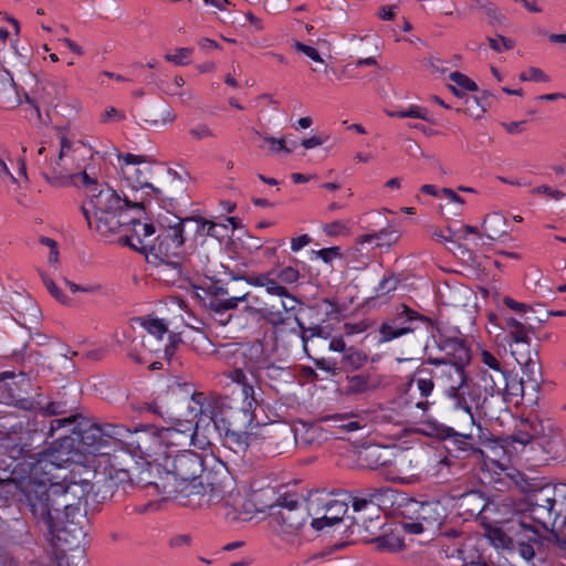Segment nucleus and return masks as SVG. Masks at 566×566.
Wrapping results in <instances>:
<instances>
[{
	"label": "nucleus",
	"instance_id": "obj_16",
	"mask_svg": "<svg viewBox=\"0 0 566 566\" xmlns=\"http://www.w3.org/2000/svg\"><path fill=\"white\" fill-rule=\"evenodd\" d=\"M122 235L126 244L132 249L148 255V250L155 239L156 229L151 222H143L140 219L129 217Z\"/></svg>",
	"mask_w": 566,
	"mask_h": 566
},
{
	"label": "nucleus",
	"instance_id": "obj_28",
	"mask_svg": "<svg viewBox=\"0 0 566 566\" xmlns=\"http://www.w3.org/2000/svg\"><path fill=\"white\" fill-rule=\"evenodd\" d=\"M526 427L531 430V436L534 437L535 440L549 441L554 438L559 437L560 429L551 418H527L525 419Z\"/></svg>",
	"mask_w": 566,
	"mask_h": 566
},
{
	"label": "nucleus",
	"instance_id": "obj_29",
	"mask_svg": "<svg viewBox=\"0 0 566 566\" xmlns=\"http://www.w3.org/2000/svg\"><path fill=\"white\" fill-rule=\"evenodd\" d=\"M488 501L479 491H471L459 497L458 506L463 515L474 517L480 515L486 507Z\"/></svg>",
	"mask_w": 566,
	"mask_h": 566
},
{
	"label": "nucleus",
	"instance_id": "obj_33",
	"mask_svg": "<svg viewBox=\"0 0 566 566\" xmlns=\"http://www.w3.org/2000/svg\"><path fill=\"white\" fill-rule=\"evenodd\" d=\"M511 353L515 357L516 361L524 366V374L527 375L532 389H536L538 387V378L536 377L538 367L532 357L531 350L518 352L516 348H512Z\"/></svg>",
	"mask_w": 566,
	"mask_h": 566
},
{
	"label": "nucleus",
	"instance_id": "obj_8",
	"mask_svg": "<svg viewBox=\"0 0 566 566\" xmlns=\"http://www.w3.org/2000/svg\"><path fill=\"white\" fill-rule=\"evenodd\" d=\"M208 502L218 506L230 521L248 520L255 510L247 494L231 481L212 486Z\"/></svg>",
	"mask_w": 566,
	"mask_h": 566
},
{
	"label": "nucleus",
	"instance_id": "obj_64",
	"mask_svg": "<svg viewBox=\"0 0 566 566\" xmlns=\"http://www.w3.org/2000/svg\"><path fill=\"white\" fill-rule=\"evenodd\" d=\"M489 538L496 547H505L510 543V538L500 528L490 530Z\"/></svg>",
	"mask_w": 566,
	"mask_h": 566
},
{
	"label": "nucleus",
	"instance_id": "obj_61",
	"mask_svg": "<svg viewBox=\"0 0 566 566\" xmlns=\"http://www.w3.org/2000/svg\"><path fill=\"white\" fill-rule=\"evenodd\" d=\"M513 440L521 444H528L534 439L533 436H531V430L528 427H526V421L522 420L521 424L517 429V431L514 433Z\"/></svg>",
	"mask_w": 566,
	"mask_h": 566
},
{
	"label": "nucleus",
	"instance_id": "obj_42",
	"mask_svg": "<svg viewBox=\"0 0 566 566\" xmlns=\"http://www.w3.org/2000/svg\"><path fill=\"white\" fill-rule=\"evenodd\" d=\"M177 223L182 224L184 233L188 229L189 231H193L198 235H207L208 227L211 221L203 219L202 217H189L185 219L177 218Z\"/></svg>",
	"mask_w": 566,
	"mask_h": 566
},
{
	"label": "nucleus",
	"instance_id": "obj_46",
	"mask_svg": "<svg viewBox=\"0 0 566 566\" xmlns=\"http://www.w3.org/2000/svg\"><path fill=\"white\" fill-rule=\"evenodd\" d=\"M355 416L349 413H337L323 418L324 421L333 422L334 427L345 429L346 431H355L360 428V423L357 420H353Z\"/></svg>",
	"mask_w": 566,
	"mask_h": 566
},
{
	"label": "nucleus",
	"instance_id": "obj_19",
	"mask_svg": "<svg viewBox=\"0 0 566 566\" xmlns=\"http://www.w3.org/2000/svg\"><path fill=\"white\" fill-rule=\"evenodd\" d=\"M429 363L436 366L433 375L436 376L437 384L444 388L446 396L449 391L454 390L470 379L467 371L469 365L447 363L439 360L438 357L429 358Z\"/></svg>",
	"mask_w": 566,
	"mask_h": 566
},
{
	"label": "nucleus",
	"instance_id": "obj_17",
	"mask_svg": "<svg viewBox=\"0 0 566 566\" xmlns=\"http://www.w3.org/2000/svg\"><path fill=\"white\" fill-rule=\"evenodd\" d=\"M134 118L144 128H163L175 123L177 114L166 102H158L136 109Z\"/></svg>",
	"mask_w": 566,
	"mask_h": 566
},
{
	"label": "nucleus",
	"instance_id": "obj_32",
	"mask_svg": "<svg viewBox=\"0 0 566 566\" xmlns=\"http://www.w3.org/2000/svg\"><path fill=\"white\" fill-rule=\"evenodd\" d=\"M506 223L504 216L493 212L484 218L482 227L485 235L491 240H495L507 233Z\"/></svg>",
	"mask_w": 566,
	"mask_h": 566
},
{
	"label": "nucleus",
	"instance_id": "obj_38",
	"mask_svg": "<svg viewBox=\"0 0 566 566\" xmlns=\"http://www.w3.org/2000/svg\"><path fill=\"white\" fill-rule=\"evenodd\" d=\"M201 401L202 412L200 413V420L213 421L224 405V399L218 395L203 394V399H201Z\"/></svg>",
	"mask_w": 566,
	"mask_h": 566
},
{
	"label": "nucleus",
	"instance_id": "obj_3",
	"mask_svg": "<svg viewBox=\"0 0 566 566\" xmlns=\"http://www.w3.org/2000/svg\"><path fill=\"white\" fill-rule=\"evenodd\" d=\"M530 514L535 525L530 527L536 535L541 531H549L557 518L566 521V484L538 485L527 488Z\"/></svg>",
	"mask_w": 566,
	"mask_h": 566
},
{
	"label": "nucleus",
	"instance_id": "obj_26",
	"mask_svg": "<svg viewBox=\"0 0 566 566\" xmlns=\"http://www.w3.org/2000/svg\"><path fill=\"white\" fill-rule=\"evenodd\" d=\"M382 384L379 376L363 373L347 376L345 391L348 395H359L378 389Z\"/></svg>",
	"mask_w": 566,
	"mask_h": 566
},
{
	"label": "nucleus",
	"instance_id": "obj_48",
	"mask_svg": "<svg viewBox=\"0 0 566 566\" xmlns=\"http://www.w3.org/2000/svg\"><path fill=\"white\" fill-rule=\"evenodd\" d=\"M373 542L377 543V547L385 551H397L402 547V541L394 534L379 535Z\"/></svg>",
	"mask_w": 566,
	"mask_h": 566
},
{
	"label": "nucleus",
	"instance_id": "obj_37",
	"mask_svg": "<svg viewBox=\"0 0 566 566\" xmlns=\"http://www.w3.org/2000/svg\"><path fill=\"white\" fill-rule=\"evenodd\" d=\"M151 468H146L140 471V475L138 476V483H142L144 486H155L159 494L164 496H172L177 494L178 488L171 485L169 481L166 480V476L161 479V482L150 481L148 476L150 475Z\"/></svg>",
	"mask_w": 566,
	"mask_h": 566
},
{
	"label": "nucleus",
	"instance_id": "obj_56",
	"mask_svg": "<svg viewBox=\"0 0 566 566\" xmlns=\"http://www.w3.org/2000/svg\"><path fill=\"white\" fill-rule=\"evenodd\" d=\"M285 373V369L277 366L272 359L268 364L266 368L261 373L256 380L264 381L266 379H277Z\"/></svg>",
	"mask_w": 566,
	"mask_h": 566
},
{
	"label": "nucleus",
	"instance_id": "obj_55",
	"mask_svg": "<svg viewBox=\"0 0 566 566\" xmlns=\"http://www.w3.org/2000/svg\"><path fill=\"white\" fill-rule=\"evenodd\" d=\"M479 356H480L481 363L484 366V368H481V370L504 369L502 367L501 361L491 352H489L486 349H482L480 352Z\"/></svg>",
	"mask_w": 566,
	"mask_h": 566
},
{
	"label": "nucleus",
	"instance_id": "obj_54",
	"mask_svg": "<svg viewBox=\"0 0 566 566\" xmlns=\"http://www.w3.org/2000/svg\"><path fill=\"white\" fill-rule=\"evenodd\" d=\"M192 53V49L189 48H180L175 51L172 54H167L165 56L166 61L175 63L177 65H187L189 64V57Z\"/></svg>",
	"mask_w": 566,
	"mask_h": 566
},
{
	"label": "nucleus",
	"instance_id": "obj_9",
	"mask_svg": "<svg viewBox=\"0 0 566 566\" xmlns=\"http://www.w3.org/2000/svg\"><path fill=\"white\" fill-rule=\"evenodd\" d=\"M118 159L124 164L120 166L124 177L133 187L150 188L157 200L163 202L169 201L168 207H174L172 201L176 200V192L169 188L163 190L155 188L149 179L153 175V160L146 156H137L133 154L118 155Z\"/></svg>",
	"mask_w": 566,
	"mask_h": 566
},
{
	"label": "nucleus",
	"instance_id": "obj_20",
	"mask_svg": "<svg viewBox=\"0 0 566 566\" xmlns=\"http://www.w3.org/2000/svg\"><path fill=\"white\" fill-rule=\"evenodd\" d=\"M279 300H272L263 303V319L272 326L286 325L290 321V314L293 313L300 302L290 292L285 295H277Z\"/></svg>",
	"mask_w": 566,
	"mask_h": 566
},
{
	"label": "nucleus",
	"instance_id": "obj_59",
	"mask_svg": "<svg viewBox=\"0 0 566 566\" xmlns=\"http://www.w3.org/2000/svg\"><path fill=\"white\" fill-rule=\"evenodd\" d=\"M450 80L453 83H455L458 86H460L467 91H471V92L478 91V85L471 78H469L467 75H464L460 72L451 73Z\"/></svg>",
	"mask_w": 566,
	"mask_h": 566
},
{
	"label": "nucleus",
	"instance_id": "obj_25",
	"mask_svg": "<svg viewBox=\"0 0 566 566\" xmlns=\"http://www.w3.org/2000/svg\"><path fill=\"white\" fill-rule=\"evenodd\" d=\"M244 368L256 379L272 359L261 342L247 346L242 353Z\"/></svg>",
	"mask_w": 566,
	"mask_h": 566
},
{
	"label": "nucleus",
	"instance_id": "obj_27",
	"mask_svg": "<svg viewBox=\"0 0 566 566\" xmlns=\"http://www.w3.org/2000/svg\"><path fill=\"white\" fill-rule=\"evenodd\" d=\"M483 389L491 396L504 395L507 391V374L504 369L480 370Z\"/></svg>",
	"mask_w": 566,
	"mask_h": 566
},
{
	"label": "nucleus",
	"instance_id": "obj_1",
	"mask_svg": "<svg viewBox=\"0 0 566 566\" xmlns=\"http://www.w3.org/2000/svg\"><path fill=\"white\" fill-rule=\"evenodd\" d=\"M78 488V484H52L48 488L45 483H40L31 485L27 493L33 516L63 552L78 548L85 538V515L71 499Z\"/></svg>",
	"mask_w": 566,
	"mask_h": 566
},
{
	"label": "nucleus",
	"instance_id": "obj_50",
	"mask_svg": "<svg viewBox=\"0 0 566 566\" xmlns=\"http://www.w3.org/2000/svg\"><path fill=\"white\" fill-rule=\"evenodd\" d=\"M277 280L283 284L295 283L300 279V272L293 266H285L282 269L274 270Z\"/></svg>",
	"mask_w": 566,
	"mask_h": 566
},
{
	"label": "nucleus",
	"instance_id": "obj_58",
	"mask_svg": "<svg viewBox=\"0 0 566 566\" xmlns=\"http://www.w3.org/2000/svg\"><path fill=\"white\" fill-rule=\"evenodd\" d=\"M189 134L195 140H203L214 137V133L212 132V129L207 124L202 123L191 127L189 129Z\"/></svg>",
	"mask_w": 566,
	"mask_h": 566
},
{
	"label": "nucleus",
	"instance_id": "obj_41",
	"mask_svg": "<svg viewBox=\"0 0 566 566\" xmlns=\"http://www.w3.org/2000/svg\"><path fill=\"white\" fill-rule=\"evenodd\" d=\"M224 446L234 453H243L248 449V434L228 430L224 434Z\"/></svg>",
	"mask_w": 566,
	"mask_h": 566
},
{
	"label": "nucleus",
	"instance_id": "obj_49",
	"mask_svg": "<svg viewBox=\"0 0 566 566\" xmlns=\"http://www.w3.org/2000/svg\"><path fill=\"white\" fill-rule=\"evenodd\" d=\"M23 303L28 314L19 313V318H17V321L21 325L27 326L28 324L36 322L39 308L31 300H24Z\"/></svg>",
	"mask_w": 566,
	"mask_h": 566
},
{
	"label": "nucleus",
	"instance_id": "obj_30",
	"mask_svg": "<svg viewBox=\"0 0 566 566\" xmlns=\"http://www.w3.org/2000/svg\"><path fill=\"white\" fill-rule=\"evenodd\" d=\"M247 281L251 285L264 287L271 295H285V293L289 292L285 286L280 284L281 282L277 280L274 270L252 275L248 277Z\"/></svg>",
	"mask_w": 566,
	"mask_h": 566
},
{
	"label": "nucleus",
	"instance_id": "obj_40",
	"mask_svg": "<svg viewBox=\"0 0 566 566\" xmlns=\"http://www.w3.org/2000/svg\"><path fill=\"white\" fill-rule=\"evenodd\" d=\"M15 96V83L12 75L6 70H0V104H12Z\"/></svg>",
	"mask_w": 566,
	"mask_h": 566
},
{
	"label": "nucleus",
	"instance_id": "obj_36",
	"mask_svg": "<svg viewBox=\"0 0 566 566\" xmlns=\"http://www.w3.org/2000/svg\"><path fill=\"white\" fill-rule=\"evenodd\" d=\"M367 355L354 347H349L342 357L340 369L352 373L360 369L367 363Z\"/></svg>",
	"mask_w": 566,
	"mask_h": 566
},
{
	"label": "nucleus",
	"instance_id": "obj_23",
	"mask_svg": "<svg viewBox=\"0 0 566 566\" xmlns=\"http://www.w3.org/2000/svg\"><path fill=\"white\" fill-rule=\"evenodd\" d=\"M128 208L116 209L92 218L93 227L102 235H109L123 232L129 219Z\"/></svg>",
	"mask_w": 566,
	"mask_h": 566
},
{
	"label": "nucleus",
	"instance_id": "obj_43",
	"mask_svg": "<svg viewBox=\"0 0 566 566\" xmlns=\"http://www.w3.org/2000/svg\"><path fill=\"white\" fill-rule=\"evenodd\" d=\"M295 321L297 322V324L302 331L301 338H302L304 350L307 353V355L310 357H312L310 354V348H308L310 344L313 345L316 342V339L322 338L324 329L321 326L305 327L303 325V323L297 317H295Z\"/></svg>",
	"mask_w": 566,
	"mask_h": 566
},
{
	"label": "nucleus",
	"instance_id": "obj_45",
	"mask_svg": "<svg viewBox=\"0 0 566 566\" xmlns=\"http://www.w3.org/2000/svg\"><path fill=\"white\" fill-rule=\"evenodd\" d=\"M64 135L66 136L69 139L70 137L63 132V130H60L59 132V138H61V136ZM71 140H73L71 138ZM60 147H61V139H59V149H57V153L56 154H53L51 157H48L45 155L46 153V147L45 145H42L39 149H38V153H36V158H35V165L39 167V169L41 170V175L42 177L45 179V171H49L50 170V165L52 163V160L56 159L59 157V153H60Z\"/></svg>",
	"mask_w": 566,
	"mask_h": 566
},
{
	"label": "nucleus",
	"instance_id": "obj_34",
	"mask_svg": "<svg viewBox=\"0 0 566 566\" xmlns=\"http://www.w3.org/2000/svg\"><path fill=\"white\" fill-rule=\"evenodd\" d=\"M506 328L509 336L515 343L516 346H521L526 350H530V329L524 323L517 321L514 317L506 318Z\"/></svg>",
	"mask_w": 566,
	"mask_h": 566
},
{
	"label": "nucleus",
	"instance_id": "obj_51",
	"mask_svg": "<svg viewBox=\"0 0 566 566\" xmlns=\"http://www.w3.org/2000/svg\"><path fill=\"white\" fill-rule=\"evenodd\" d=\"M256 134L262 138V142L264 144L269 145L270 150L273 153H279V151L291 153L293 150V148L296 147V144H293V146L291 148L287 147L286 142L283 138L276 139V138L270 137V136H261L259 133H256Z\"/></svg>",
	"mask_w": 566,
	"mask_h": 566
},
{
	"label": "nucleus",
	"instance_id": "obj_24",
	"mask_svg": "<svg viewBox=\"0 0 566 566\" xmlns=\"http://www.w3.org/2000/svg\"><path fill=\"white\" fill-rule=\"evenodd\" d=\"M415 514L429 532L439 530L448 515L447 507L440 501L419 503Z\"/></svg>",
	"mask_w": 566,
	"mask_h": 566
},
{
	"label": "nucleus",
	"instance_id": "obj_53",
	"mask_svg": "<svg viewBox=\"0 0 566 566\" xmlns=\"http://www.w3.org/2000/svg\"><path fill=\"white\" fill-rule=\"evenodd\" d=\"M359 457L361 460H373V462L368 463V467L373 469L385 463V461H380V449L378 447L365 448L360 451Z\"/></svg>",
	"mask_w": 566,
	"mask_h": 566
},
{
	"label": "nucleus",
	"instance_id": "obj_5",
	"mask_svg": "<svg viewBox=\"0 0 566 566\" xmlns=\"http://www.w3.org/2000/svg\"><path fill=\"white\" fill-rule=\"evenodd\" d=\"M203 392H198L187 384H177L161 397L165 410L157 402L151 407L155 413L168 415L171 419H181L198 424L202 412Z\"/></svg>",
	"mask_w": 566,
	"mask_h": 566
},
{
	"label": "nucleus",
	"instance_id": "obj_6",
	"mask_svg": "<svg viewBox=\"0 0 566 566\" xmlns=\"http://www.w3.org/2000/svg\"><path fill=\"white\" fill-rule=\"evenodd\" d=\"M275 506L279 511L271 516L273 531L283 541L292 545L296 544L311 514L300 504V496L294 493L280 494Z\"/></svg>",
	"mask_w": 566,
	"mask_h": 566
},
{
	"label": "nucleus",
	"instance_id": "obj_7",
	"mask_svg": "<svg viewBox=\"0 0 566 566\" xmlns=\"http://www.w3.org/2000/svg\"><path fill=\"white\" fill-rule=\"evenodd\" d=\"M166 480L177 486L179 492H186L191 482L199 479L203 472L202 458L189 450H184L175 455L167 454L164 458Z\"/></svg>",
	"mask_w": 566,
	"mask_h": 566
},
{
	"label": "nucleus",
	"instance_id": "obj_12",
	"mask_svg": "<svg viewBox=\"0 0 566 566\" xmlns=\"http://www.w3.org/2000/svg\"><path fill=\"white\" fill-rule=\"evenodd\" d=\"M347 511L348 505L344 501L324 499L318 491L310 495L308 513L313 516L312 527L317 531L340 523Z\"/></svg>",
	"mask_w": 566,
	"mask_h": 566
},
{
	"label": "nucleus",
	"instance_id": "obj_47",
	"mask_svg": "<svg viewBox=\"0 0 566 566\" xmlns=\"http://www.w3.org/2000/svg\"><path fill=\"white\" fill-rule=\"evenodd\" d=\"M140 325L153 336L158 339H161L165 334L168 332L167 324L159 318L153 317H143L139 318Z\"/></svg>",
	"mask_w": 566,
	"mask_h": 566
},
{
	"label": "nucleus",
	"instance_id": "obj_4",
	"mask_svg": "<svg viewBox=\"0 0 566 566\" xmlns=\"http://www.w3.org/2000/svg\"><path fill=\"white\" fill-rule=\"evenodd\" d=\"M176 422L168 428H161L153 433H144L137 440V447L147 458L155 461L160 457L170 454L166 449L176 447L185 448L195 444L197 423L174 419Z\"/></svg>",
	"mask_w": 566,
	"mask_h": 566
},
{
	"label": "nucleus",
	"instance_id": "obj_63",
	"mask_svg": "<svg viewBox=\"0 0 566 566\" xmlns=\"http://www.w3.org/2000/svg\"><path fill=\"white\" fill-rule=\"evenodd\" d=\"M522 81L548 82V76L538 67H531L520 75Z\"/></svg>",
	"mask_w": 566,
	"mask_h": 566
},
{
	"label": "nucleus",
	"instance_id": "obj_13",
	"mask_svg": "<svg viewBox=\"0 0 566 566\" xmlns=\"http://www.w3.org/2000/svg\"><path fill=\"white\" fill-rule=\"evenodd\" d=\"M437 334L433 335L434 342L439 350L443 354L439 360L447 363H457L470 365L471 350L465 338L458 329H446L440 326L436 327Z\"/></svg>",
	"mask_w": 566,
	"mask_h": 566
},
{
	"label": "nucleus",
	"instance_id": "obj_44",
	"mask_svg": "<svg viewBox=\"0 0 566 566\" xmlns=\"http://www.w3.org/2000/svg\"><path fill=\"white\" fill-rule=\"evenodd\" d=\"M184 85L185 80L181 76H175L174 83L167 87L166 93L178 97L181 104L187 105L195 98V95L190 90H184Z\"/></svg>",
	"mask_w": 566,
	"mask_h": 566
},
{
	"label": "nucleus",
	"instance_id": "obj_22",
	"mask_svg": "<svg viewBox=\"0 0 566 566\" xmlns=\"http://www.w3.org/2000/svg\"><path fill=\"white\" fill-rule=\"evenodd\" d=\"M240 304V298L230 296L228 287H218L214 296L209 301L208 308L212 318L220 325L230 323L232 315L228 312L235 310Z\"/></svg>",
	"mask_w": 566,
	"mask_h": 566
},
{
	"label": "nucleus",
	"instance_id": "obj_39",
	"mask_svg": "<svg viewBox=\"0 0 566 566\" xmlns=\"http://www.w3.org/2000/svg\"><path fill=\"white\" fill-rule=\"evenodd\" d=\"M63 90L53 82H43L36 86V98L44 105H53L62 96Z\"/></svg>",
	"mask_w": 566,
	"mask_h": 566
},
{
	"label": "nucleus",
	"instance_id": "obj_60",
	"mask_svg": "<svg viewBox=\"0 0 566 566\" xmlns=\"http://www.w3.org/2000/svg\"><path fill=\"white\" fill-rule=\"evenodd\" d=\"M399 284V279L396 275L385 276L377 287V293L379 296L389 294L395 291Z\"/></svg>",
	"mask_w": 566,
	"mask_h": 566
},
{
	"label": "nucleus",
	"instance_id": "obj_35",
	"mask_svg": "<svg viewBox=\"0 0 566 566\" xmlns=\"http://www.w3.org/2000/svg\"><path fill=\"white\" fill-rule=\"evenodd\" d=\"M389 489H371L367 490L363 493L361 497H354L353 500V509L356 513H359L363 510L370 509L371 511L378 512V505L376 501L385 495Z\"/></svg>",
	"mask_w": 566,
	"mask_h": 566
},
{
	"label": "nucleus",
	"instance_id": "obj_15",
	"mask_svg": "<svg viewBox=\"0 0 566 566\" xmlns=\"http://www.w3.org/2000/svg\"><path fill=\"white\" fill-rule=\"evenodd\" d=\"M94 486L95 495L101 501L120 500L133 488L132 473L128 469H117L112 464L104 479Z\"/></svg>",
	"mask_w": 566,
	"mask_h": 566
},
{
	"label": "nucleus",
	"instance_id": "obj_14",
	"mask_svg": "<svg viewBox=\"0 0 566 566\" xmlns=\"http://www.w3.org/2000/svg\"><path fill=\"white\" fill-rule=\"evenodd\" d=\"M422 321L428 324H431V321L416 311L411 310L405 304L399 305L396 308L392 317L385 321L379 327V342L387 343L391 342L398 337H401L406 334L413 332V327L411 326L413 322Z\"/></svg>",
	"mask_w": 566,
	"mask_h": 566
},
{
	"label": "nucleus",
	"instance_id": "obj_2",
	"mask_svg": "<svg viewBox=\"0 0 566 566\" xmlns=\"http://www.w3.org/2000/svg\"><path fill=\"white\" fill-rule=\"evenodd\" d=\"M59 157L52 160L50 170L45 171V180L53 187L84 186L87 202L82 206V212L90 228H93L92 218L122 208H129L130 202L122 199L109 186L98 184L86 171L75 172L80 168V159L84 145L80 140H71L61 136Z\"/></svg>",
	"mask_w": 566,
	"mask_h": 566
},
{
	"label": "nucleus",
	"instance_id": "obj_10",
	"mask_svg": "<svg viewBox=\"0 0 566 566\" xmlns=\"http://www.w3.org/2000/svg\"><path fill=\"white\" fill-rule=\"evenodd\" d=\"M70 461L69 457L56 449H48L38 454L30 465V480L25 484L23 492L27 496L28 489L33 484L45 483L48 488L52 484L74 485L75 482H54L60 475L55 472L63 468Z\"/></svg>",
	"mask_w": 566,
	"mask_h": 566
},
{
	"label": "nucleus",
	"instance_id": "obj_62",
	"mask_svg": "<svg viewBox=\"0 0 566 566\" xmlns=\"http://www.w3.org/2000/svg\"><path fill=\"white\" fill-rule=\"evenodd\" d=\"M391 116H397L400 118L403 117H411V118H420V119H427V112L419 107V106H410L406 111H399L390 114Z\"/></svg>",
	"mask_w": 566,
	"mask_h": 566
},
{
	"label": "nucleus",
	"instance_id": "obj_52",
	"mask_svg": "<svg viewBox=\"0 0 566 566\" xmlns=\"http://www.w3.org/2000/svg\"><path fill=\"white\" fill-rule=\"evenodd\" d=\"M42 281L50 294L60 303L69 304L70 298L56 286L54 281L45 274H42Z\"/></svg>",
	"mask_w": 566,
	"mask_h": 566
},
{
	"label": "nucleus",
	"instance_id": "obj_31",
	"mask_svg": "<svg viewBox=\"0 0 566 566\" xmlns=\"http://www.w3.org/2000/svg\"><path fill=\"white\" fill-rule=\"evenodd\" d=\"M434 371L436 366H432L429 359L422 363L415 371L413 380L417 382V387L422 397H428L433 390L436 380Z\"/></svg>",
	"mask_w": 566,
	"mask_h": 566
},
{
	"label": "nucleus",
	"instance_id": "obj_18",
	"mask_svg": "<svg viewBox=\"0 0 566 566\" xmlns=\"http://www.w3.org/2000/svg\"><path fill=\"white\" fill-rule=\"evenodd\" d=\"M447 398L451 400L454 409L461 410L468 415L472 426L475 424L473 410L482 406L481 386L469 379L460 387L449 391Z\"/></svg>",
	"mask_w": 566,
	"mask_h": 566
},
{
	"label": "nucleus",
	"instance_id": "obj_57",
	"mask_svg": "<svg viewBox=\"0 0 566 566\" xmlns=\"http://www.w3.org/2000/svg\"><path fill=\"white\" fill-rule=\"evenodd\" d=\"M323 230L328 237H339L349 234V229L347 224L342 221L326 223L324 224Z\"/></svg>",
	"mask_w": 566,
	"mask_h": 566
},
{
	"label": "nucleus",
	"instance_id": "obj_21",
	"mask_svg": "<svg viewBox=\"0 0 566 566\" xmlns=\"http://www.w3.org/2000/svg\"><path fill=\"white\" fill-rule=\"evenodd\" d=\"M75 433L82 450L93 453L101 450L105 443V438H112L118 434V431L112 424H91L87 428H81Z\"/></svg>",
	"mask_w": 566,
	"mask_h": 566
},
{
	"label": "nucleus",
	"instance_id": "obj_11",
	"mask_svg": "<svg viewBox=\"0 0 566 566\" xmlns=\"http://www.w3.org/2000/svg\"><path fill=\"white\" fill-rule=\"evenodd\" d=\"M185 241L182 224L177 222L169 224L155 235L148 255H153L163 263L177 266Z\"/></svg>",
	"mask_w": 566,
	"mask_h": 566
}]
</instances>
